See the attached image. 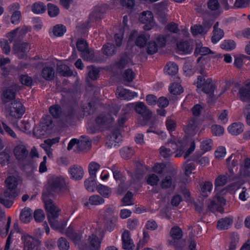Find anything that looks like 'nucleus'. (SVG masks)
<instances>
[{"label": "nucleus", "instance_id": "nucleus-4", "mask_svg": "<svg viewBox=\"0 0 250 250\" xmlns=\"http://www.w3.org/2000/svg\"><path fill=\"white\" fill-rule=\"evenodd\" d=\"M127 120L126 115L121 114L118 120V126L112 128L111 135L110 134V148L117 149L120 146L122 141L121 127L123 126Z\"/></svg>", "mask_w": 250, "mask_h": 250}, {"label": "nucleus", "instance_id": "nucleus-63", "mask_svg": "<svg viewBox=\"0 0 250 250\" xmlns=\"http://www.w3.org/2000/svg\"><path fill=\"white\" fill-rule=\"evenodd\" d=\"M158 46L157 45L156 42L155 41H150L148 42L147 47V53L149 55H152L156 53L158 51Z\"/></svg>", "mask_w": 250, "mask_h": 250}, {"label": "nucleus", "instance_id": "nucleus-28", "mask_svg": "<svg viewBox=\"0 0 250 250\" xmlns=\"http://www.w3.org/2000/svg\"><path fill=\"white\" fill-rule=\"evenodd\" d=\"M228 131L233 135H237L244 130V125L240 123H234L228 128Z\"/></svg>", "mask_w": 250, "mask_h": 250}, {"label": "nucleus", "instance_id": "nucleus-34", "mask_svg": "<svg viewBox=\"0 0 250 250\" xmlns=\"http://www.w3.org/2000/svg\"><path fill=\"white\" fill-rule=\"evenodd\" d=\"M12 124L14 126H15L24 132H30L31 131V126L28 121L22 120L20 125H18L17 121L12 122Z\"/></svg>", "mask_w": 250, "mask_h": 250}, {"label": "nucleus", "instance_id": "nucleus-16", "mask_svg": "<svg viewBox=\"0 0 250 250\" xmlns=\"http://www.w3.org/2000/svg\"><path fill=\"white\" fill-rule=\"evenodd\" d=\"M16 90L12 88H4L2 89L1 95L2 104L6 105V104L15 98Z\"/></svg>", "mask_w": 250, "mask_h": 250}, {"label": "nucleus", "instance_id": "nucleus-29", "mask_svg": "<svg viewBox=\"0 0 250 250\" xmlns=\"http://www.w3.org/2000/svg\"><path fill=\"white\" fill-rule=\"evenodd\" d=\"M123 39V34L121 33H117L114 36V41L116 46L110 45V55L115 54L117 51V48L121 46Z\"/></svg>", "mask_w": 250, "mask_h": 250}, {"label": "nucleus", "instance_id": "nucleus-52", "mask_svg": "<svg viewBox=\"0 0 250 250\" xmlns=\"http://www.w3.org/2000/svg\"><path fill=\"white\" fill-rule=\"evenodd\" d=\"M214 53L207 47H201L200 48H196L194 54V55L197 56L198 55L205 56L209 54H213Z\"/></svg>", "mask_w": 250, "mask_h": 250}, {"label": "nucleus", "instance_id": "nucleus-18", "mask_svg": "<svg viewBox=\"0 0 250 250\" xmlns=\"http://www.w3.org/2000/svg\"><path fill=\"white\" fill-rule=\"evenodd\" d=\"M157 15L158 20L163 24H165L167 21V16L166 13V5L165 2L159 3L157 6Z\"/></svg>", "mask_w": 250, "mask_h": 250}, {"label": "nucleus", "instance_id": "nucleus-46", "mask_svg": "<svg viewBox=\"0 0 250 250\" xmlns=\"http://www.w3.org/2000/svg\"><path fill=\"white\" fill-rule=\"evenodd\" d=\"M76 46L79 51L83 53L86 49L88 48V44L84 39L80 38L76 42Z\"/></svg>", "mask_w": 250, "mask_h": 250}, {"label": "nucleus", "instance_id": "nucleus-8", "mask_svg": "<svg viewBox=\"0 0 250 250\" xmlns=\"http://www.w3.org/2000/svg\"><path fill=\"white\" fill-rule=\"evenodd\" d=\"M13 49L19 59H25L27 58V53L31 49V45L28 42H21L17 39L15 42Z\"/></svg>", "mask_w": 250, "mask_h": 250}, {"label": "nucleus", "instance_id": "nucleus-22", "mask_svg": "<svg viewBox=\"0 0 250 250\" xmlns=\"http://www.w3.org/2000/svg\"><path fill=\"white\" fill-rule=\"evenodd\" d=\"M167 143H169V147H171L170 149L173 151V153L178 150L180 151H184L185 148L187 146V141L182 140H178L177 141L171 140Z\"/></svg>", "mask_w": 250, "mask_h": 250}, {"label": "nucleus", "instance_id": "nucleus-47", "mask_svg": "<svg viewBox=\"0 0 250 250\" xmlns=\"http://www.w3.org/2000/svg\"><path fill=\"white\" fill-rule=\"evenodd\" d=\"M212 188V184L210 182H206L201 186V191L202 195L204 197H207L208 193H210Z\"/></svg>", "mask_w": 250, "mask_h": 250}, {"label": "nucleus", "instance_id": "nucleus-48", "mask_svg": "<svg viewBox=\"0 0 250 250\" xmlns=\"http://www.w3.org/2000/svg\"><path fill=\"white\" fill-rule=\"evenodd\" d=\"M170 234L173 239L177 240L180 239L183 236L181 229L177 226L174 227L171 229Z\"/></svg>", "mask_w": 250, "mask_h": 250}, {"label": "nucleus", "instance_id": "nucleus-20", "mask_svg": "<svg viewBox=\"0 0 250 250\" xmlns=\"http://www.w3.org/2000/svg\"><path fill=\"white\" fill-rule=\"evenodd\" d=\"M14 153L16 158L19 161L24 160L28 155L26 146L23 145L17 146L14 149Z\"/></svg>", "mask_w": 250, "mask_h": 250}, {"label": "nucleus", "instance_id": "nucleus-39", "mask_svg": "<svg viewBox=\"0 0 250 250\" xmlns=\"http://www.w3.org/2000/svg\"><path fill=\"white\" fill-rule=\"evenodd\" d=\"M49 112L55 118H59L62 113L61 106L58 104L53 105L49 107Z\"/></svg>", "mask_w": 250, "mask_h": 250}, {"label": "nucleus", "instance_id": "nucleus-51", "mask_svg": "<svg viewBox=\"0 0 250 250\" xmlns=\"http://www.w3.org/2000/svg\"><path fill=\"white\" fill-rule=\"evenodd\" d=\"M120 153L123 158L128 159L134 154V151L130 147H124L120 150Z\"/></svg>", "mask_w": 250, "mask_h": 250}, {"label": "nucleus", "instance_id": "nucleus-50", "mask_svg": "<svg viewBox=\"0 0 250 250\" xmlns=\"http://www.w3.org/2000/svg\"><path fill=\"white\" fill-rule=\"evenodd\" d=\"M146 183L151 186L157 185L160 180L159 177L155 174H150L146 177Z\"/></svg>", "mask_w": 250, "mask_h": 250}, {"label": "nucleus", "instance_id": "nucleus-15", "mask_svg": "<svg viewBox=\"0 0 250 250\" xmlns=\"http://www.w3.org/2000/svg\"><path fill=\"white\" fill-rule=\"evenodd\" d=\"M82 137L84 138L85 140L79 141L77 139H72L68 145L67 149L69 150L72 149L75 145H78L80 150L85 148L86 146H91V142L89 138L87 137L82 136Z\"/></svg>", "mask_w": 250, "mask_h": 250}, {"label": "nucleus", "instance_id": "nucleus-31", "mask_svg": "<svg viewBox=\"0 0 250 250\" xmlns=\"http://www.w3.org/2000/svg\"><path fill=\"white\" fill-rule=\"evenodd\" d=\"M32 210L28 208H24L21 211L20 214V220L21 222L27 223L32 219Z\"/></svg>", "mask_w": 250, "mask_h": 250}, {"label": "nucleus", "instance_id": "nucleus-33", "mask_svg": "<svg viewBox=\"0 0 250 250\" xmlns=\"http://www.w3.org/2000/svg\"><path fill=\"white\" fill-rule=\"evenodd\" d=\"M55 71L51 67H44L42 71V76L46 80L50 81L54 78Z\"/></svg>", "mask_w": 250, "mask_h": 250}, {"label": "nucleus", "instance_id": "nucleus-38", "mask_svg": "<svg viewBox=\"0 0 250 250\" xmlns=\"http://www.w3.org/2000/svg\"><path fill=\"white\" fill-rule=\"evenodd\" d=\"M160 152L161 156L165 158H168L173 154V151L169 147V143H167L165 146H161Z\"/></svg>", "mask_w": 250, "mask_h": 250}, {"label": "nucleus", "instance_id": "nucleus-44", "mask_svg": "<svg viewBox=\"0 0 250 250\" xmlns=\"http://www.w3.org/2000/svg\"><path fill=\"white\" fill-rule=\"evenodd\" d=\"M76 111L74 108H68L63 114V119L66 122H69L73 120L75 117Z\"/></svg>", "mask_w": 250, "mask_h": 250}, {"label": "nucleus", "instance_id": "nucleus-19", "mask_svg": "<svg viewBox=\"0 0 250 250\" xmlns=\"http://www.w3.org/2000/svg\"><path fill=\"white\" fill-rule=\"evenodd\" d=\"M240 99L244 102H250V81L247 83L239 89Z\"/></svg>", "mask_w": 250, "mask_h": 250}, {"label": "nucleus", "instance_id": "nucleus-7", "mask_svg": "<svg viewBox=\"0 0 250 250\" xmlns=\"http://www.w3.org/2000/svg\"><path fill=\"white\" fill-rule=\"evenodd\" d=\"M135 110L137 113L141 115L142 119H139L140 124L142 125H148L149 120L152 116V112L148 109L143 102H138L135 106Z\"/></svg>", "mask_w": 250, "mask_h": 250}, {"label": "nucleus", "instance_id": "nucleus-26", "mask_svg": "<svg viewBox=\"0 0 250 250\" xmlns=\"http://www.w3.org/2000/svg\"><path fill=\"white\" fill-rule=\"evenodd\" d=\"M202 91L206 94L209 95L211 98L214 96V91L215 86L212 84V80L211 78H208L206 79V83L201 87Z\"/></svg>", "mask_w": 250, "mask_h": 250}, {"label": "nucleus", "instance_id": "nucleus-61", "mask_svg": "<svg viewBox=\"0 0 250 250\" xmlns=\"http://www.w3.org/2000/svg\"><path fill=\"white\" fill-rule=\"evenodd\" d=\"M58 246L60 250H68L69 243L66 238L61 237L58 240Z\"/></svg>", "mask_w": 250, "mask_h": 250}, {"label": "nucleus", "instance_id": "nucleus-49", "mask_svg": "<svg viewBox=\"0 0 250 250\" xmlns=\"http://www.w3.org/2000/svg\"><path fill=\"white\" fill-rule=\"evenodd\" d=\"M224 35V31L222 29L213 30L211 41L213 43L219 42Z\"/></svg>", "mask_w": 250, "mask_h": 250}, {"label": "nucleus", "instance_id": "nucleus-2", "mask_svg": "<svg viewBox=\"0 0 250 250\" xmlns=\"http://www.w3.org/2000/svg\"><path fill=\"white\" fill-rule=\"evenodd\" d=\"M5 184L7 188L4 191L3 195L4 197L8 198L9 199L0 197V203L9 208L13 204V201L11 199L17 196L16 189L18 185V179L15 176H9L6 179Z\"/></svg>", "mask_w": 250, "mask_h": 250}, {"label": "nucleus", "instance_id": "nucleus-21", "mask_svg": "<svg viewBox=\"0 0 250 250\" xmlns=\"http://www.w3.org/2000/svg\"><path fill=\"white\" fill-rule=\"evenodd\" d=\"M69 172L71 178L76 180L82 179L83 176V170L82 167L78 165H73L70 167L69 169Z\"/></svg>", "mask_w": 250, "mask_h": 250}, {"label": "nucleus", "instance_id": "nucleus-64", "mask_svg": "<svg viewBox=\"0 0 250 250\" xmlns=\"http://www.w3.org/2000/svg\"><path fill=\"white\" fill-rule=\"evenodd\" d=\"M133 194L130 191H128L125 196L122 198V202L125 206H129L133 205L132 201Z\"/></svg>", "mask_w": 250, "mask_h": 250}, {"label": "nucleus", "instance_id": "nucleus-17", "mask_svg": "<svg viewBox=\"0 0 250 250\" xmlns=\"http://www.w3.org/2000/svg\"><path fill=\"white\" fill-rule=\"evenodd\" d=\"M123 248L125 250H133L135 245L131 239L130 233L128 230H125L122 235Z\"/></svg>", "mask_w": 250, "mask_h": 250}, {"label": "nucleus", "instance_id": "nucleus-30", "mask_svg": "<svg viewBox=\"0 0 250 250\" xmlns=\"http://www.w3.org/2000/svg\"><path fill=\"white\" fill-rule=\"evenodd\" d=\"M104 202V199L98 195H93L89 197L88 202L84 203L85 206H87L89 204L94 206H98L103 204Z\"/></svg>", "mask_w": 250, "mask_h": 250}, {"label": "nucleus", "instance_id": "nucleus-54", "mask_svg": "<svg viewBox=\"0 0 250 250\" xmlns=\"http://www.w3.org/2000/svg\"><path fill=\"white\" fill-rule=\"evenodd\" d=\"M226 175H220L215 179L214 185L215 187H222L225 185L228 182V177Z\"/></svg>", "mask_w": 250, "mask_h": 250}, {"label": "nucleus", "instance_id": "nucleus-62", "mask_svg": "<svg viewBox=\"0 0 250 250\" xmlns=\"http://www.w3.org/2000/svg\"><path fill=\"white\" fill-rule=\"evenodd\" d=\"M65 27L62 25H57L54 27L53 34L56 37L62 36L66 32Z\"/></svg>", "mask_w": 250, "mask_h": 250}, {"label": "nucleus", "instance_id": "nucleus-27", "mask_svg": "<svg viewBox=\"0 0 250 250\" xmlns=\"http://www.w3.org/2000/svg\"><path fill=\"white\" fill-rule=\"evenodd\" d=\"M177 49L182 54H189L192 50L189 42L187 41H180L177 43Z\"/></svg>", "mask_w": 250, "mask_h": 250}, {"label": "nucleus", "instance_id": "nucleus-11", "mask_svg": "<svg viewBox=\"0 0 250 250\" xmlns=\"http://www.w3.org/2000/svg\"><path fill=\"white\" fill-rule=\"evenodd\" d=\"M101 243V241L98 236L92 234L88 237V245H80L79 250H100Z\"/></svg>", "mask_w": 250, "mask_h": 250}, {"label": "nucleus", "instance_id": "nucleus-45", "mask_svg": "<svg viewBox=\"0 0 250 250\" xmlns=\"http://www.w3.org/2000/svg\"><path fill=\"white\" fill-rule=\"evenodd\" d=\"M130 62L129 57L127 55H124L116 63V66L119 69H123L127 66Z\"/></svg>", "mask_w": 250, "mask_h": 250}, {"label": "nucleus", "instance_id": "nucleus-42", "mask_svg": "<svg viewBox=\"0 0 250 250\" xmlns=\"http://www.w3.org/2000/svg\"><path fill=\"white\" fill-rule=\"evenodd\" d=\"M87 68L89 69L88 75L89 78L93 81L96 80L99 77V69L93 65L87 66Z\"/></svg>", "mask_w": 250, "mask_h": 250}, {"label": "nucleus", "instance_id": "nucleus-58", "mask_svg": "<svg viewBox=\"0 0 250 250\" xmlns=\"http://www.w3.org/2000/svg\"><path fill=\"white\" fill-rule=\"evenodd\" d=\"M208 210L212 212H214L215 211H218L220 212H223V208L220 207L217 202H214V199H213V200L210 202V203L208 205Z\"/></svg>", "mask_w": 250, "mask_h": 250}, {"label": "nucleus", "instance_id": "nucleus-60", "mask_svg": "<svg viewBox=\"0 0 250 250\" xmlns=\"http://www.w3.org/2000/svg\"><path fill=\"white\" fill-rule=\"evenodd\" d=\"M104 16L97 11L95 8L89 16V21L91 22L96 21L102 19Z\"/></svg>", "mask_w": 250, "mask_h": 250}, {"label": "nucleus", "instance_id": "nucleus-23", "mask_svg": "<svg viewBox=\"0 0 250 250\" xmlns=\"http://www.w3.org/2000/svg\"><path fill=\"white\" fill-rule=\"evenodd\" d=\"M176 176L174 175H167L162 181L161 186L163 189L172 188L174 189L176 186L174 180Z\"/></svg>", "mask_w": 250, "mask_h": 250}, {"label": "nucleus", "instance_id": "nucleus-43", "mask_svg": "<svg viewBox=\"0 0 250 250\" xmlns=\"http://www.w3.org/2000/svg\"><path fill=\"white\" fill-rule=\"evenodd\" d=\"M100 165L95 162H92L88 166V172L90 176L96 177V172L100 168Z\"/></svg>", "mask_w": 250, "mask_h": 250}, {"label": "nucleus", "instance_id": "nucleus-37", "mask_svg": "<svg viewBox=\"0 0 250 250\" xmlns=\"http://www.w3.org/2000/svg\"><path fill=\"white\" fill-rule=\"evenodd\" d=\"M57 71L61 76L63 77H69L73 75L69 68L65 64H62L57 67Z\"/></svg>", "mask_w": 250, "mask_h": 250}, {"label": "nucleus", "instance_id": "nucleus-36", "mask_svg": "<svg viewBox=\"0 0 250 250\" xmlns=\"http://www.w3.org/2000/svg\"><path fill=\"white\" fill-rule=\"evenodd\" d=\"M149 35L147 34H141L136 40V44L140 47H144L146 44V43L149 40Z\"/></svg>", "mask_w": 250, "mask_h": 250}, {"label": "nucleus", "instance_id": "nucleus-10", "mask_svg": "<svg viewBox=\"0 0 250 250\" xmlns=\"http://www.w3.org/2000/svg\"><path fill=\"white\" fill-rule=\"evenodd\" d=\"M45 209L47 212L48 220L57 219L59 216L60 210L54 205L51 199L45 200L43 198Z\"/></svg>", "mask_w": 250, "mask_h": 250}, {"label": "nucleus", "instance_id": "nucleus-3", "mask_svg": "<svg viewBox=\"0 0 250 250\" xmlns=\"http://www.w3.org/2000/svg\"><path fill=\"white\" fill-rule=\"evenodd\" d=\"M94 126H89L87 130L91 134H94L98 131H104L109 129V112L108 111L100 113L95 119Z\"/></svg>", "mask_w": 250, "mask_h": 250}, {"label": "nucleus", "instance_id": "nucleus-14", "mask_svg": "<svg viewBox=\"0 0 250 250\" xmlns=\"http://www.w3.org/2000/svg\"><path fill=\"white\" fill-rule=\"evenodd\" d=\"M116 95L118 98L130 100L135 97L137 96V93L131 92L130 90L124 88L123 86H118L116 91Z\"/></svg>", "mask_w": 250, "mask_h": 250}, {"label": "nucleus", "instance_id": "nucleus-13", "mask_svg": "<svg viewBox=\"0 0 250 250\" xmlns=\"http://www.w3.org/2000/svg\"><path fill=\"white\" fill-rule=\"evenodd\" d=\"M22 240L24 243V248L27 250H33L35 247H38L41 244L39 239L28 234H24L22 236Z\"/></svg>", "mask_w": 250, "mask_h": 250}, {"label": "nucleus", "instance_id": "nucleus-6", "mask_svg": "<svg viewBox=\"0 0 250 250\" xmlns=\"http://www.w3.org/2000/svg\"><path fill=\"white\" fill-rule=\"evenodd\" d=\"M5 110L10 116L16 119L21 118L25 112V108L22 103L17 100L5 105Z\"/></svg>", "mask_w": 250, "mask_h": 250}, {"label": "nucleus", "instance_id": "nucleus-40", "mask_svg": "<svg viewBox=\"0 0 250 250\" xmlns=\"http://www.w3.org/2000/svg\"><path fill=\"white\" fill-rule=\"evenodd\" d=\"M165 70L169 75H175L178 72V67L176 63L169 62L165 66Z\"/></svg>", "mask_w": 250, "mask_h": 250}, {"label": "nucleus", "instance_id": "nucleus-1", "mask_svg": "<svg viewBox=\"0 0 250 250\" xmlns=\"http://www.w3.org/2000/svg\"><path fill=\"white\" fill-rule=\"evenodd\" d=\"M68 191L63 178L53 176L48 179L46 191H43L42 196L43 198L45 195L47 196L56 194L62 195Z\"/></svg>", "mask_w": 250, "mask_h": 250}, {"label": "nucleus", "instance_id": "nucleus-5", "mask_svg": "<svg viewBox=\"0 0 250 250\" xmlns=\"http://www.w3.org/2000/svg\"><path fill=\"white\" fill-rule=\"evenodd\" d=\"M54 126L52 118L49 115L42 117L39 128L33 129V134L37 138H41L46 135L47 131L51 130Z\"/></svg>", "mask_w": 250, "mask_h": 250}, {"label": "nucleus", "instance_id": "nucleus-55", "mask_svg": "<svg viewBox=\"0 0 250 250\" xmlns=\"http://www.w3.org/2000/svg\"><path fill=\"white\" fill-rule=\"evenodd\" d=\"M170 92L173 95H179L183 92V88L178 83H173L169 87Z\"/></svg>", "mask_w": 250, "mask_h": 250}, {"label": "nucleus", "instance_id": "nucleus-12", "mask_svg": "<svg viewBox=\"0 0 250 250\" xmlns=\"http://www.w3.org/2000/svg\"><path fill=\"white\" fill-rule=\"evenodd\" d=\"M81 57L85 61L92 62L103 63L105 59L97 56L94 50L88 48L81 54Z\"/></svg>", "mask_w": 250, "mask_h": 250}, {"label": "nucleus", "instance_id": "nucleus-59", "mask_svg": "<svg viewBox=\"0 0 250 250\" xmlns=\"http://www.w3.org/2000/svg\"><path fill=\"white\" fill-rule=\"evenodd\" d=\"M101 55H99L100 58L105 59L104 62L106 61L109 56V43H105L101 49Z\"/></svg>", "mask_w": 250, "mask_h": 250}, {"label": "nucleus", "instance_id": "nucleus-57", "mask_svg": "<svg viewBox=\"0 0 250 250\" xmlns=\"http://www.w3.org/2000/svg\"><path fill=\"white\" fill-rule=\"evenodd\" d=\"M236 44L233 40H225L221 44V47L222 49L226 50H231L235 48Z\"/></svg>", "mask_w": 250, "mask_h": 250}, {"label": "nucleus", "instance_id": "nucleus-35", "mask_svg": "<svg viewBox=\"0 0 250 250\" xmlns=\"http://www.w3.org/2000/svg\"><path fill=\"white\" fill-rule=\"evenodd\" d=\"M46 10V6L42 2L34 3L32 6V11L36 14L43 13Z\"/></svg>", "mask_w": 250, "mask_h": 250}, {"label": "nucleus", "instance_id": "nucleus-53", "mask_svg": "<svg viewBox=\"0 0 250 250\" xmlns=\"http://www.w3.org/2000/svg\"><path fill=\"white\" fill-rule=\"evenodd\" d=\"M47 7L48 13L51 17H55L59 15L60 10L57 6L52 3H48Z\"/></svg>", "mask_w": 250, "mask_h": 250}, {"label": "nucleus", "instance_id": "nucleus-24", "mask_svg": "<svg viewBox=\"0 0 250 250\" xmlns=\"http://www.w3.org/2000/svg\"><path fill=\"white\" fill-rule=\"evenodd\" d=\"M233 222V218L229 216L219 219L217 222V228L220 230L228 229Z\"/></svg>", "mask_w": 250, "mask_h": 250}, {"label": "nucleus", "instance_id": "nucleus-9", "mask_svg": "<svg viewBox=\"0 0 250 250\" xmlns=\"http://www.w3.org/2000/svg\"><path fill=\"white\" fill-rule=\"evenodd\" d=\"M140 21L144 24V29L145 30H151L155 25L153 15L151 12L143 11L139 15Z\"/></svg>", "mask_w": 250, "mask_h": 250}, {"label": "nucleus", "instance_id": "nucleus-25", "mask_svg": "<svg viewBox=\"0 0 250 250\" xmlns=\"http://www.w3.org/2000/svg\"><path fill=\"white\" fill-rule=\"evenodd\" d=\"M197 131L196 119L192 117L188 121V125L185 129V131L189 135L194 136Z\"/></svg>", "mask_w": 250, "mask_h": 250}, {"label": "nucleus", "instance_id": "nucleus-56", "mask_svg": "<svg viewBox=\"0 0 250 250\" xmlns=\"http://www.w3.org/2000/svg\"><path fill=\"white\" fill-rule=\"evenodd\" d=\"M135 74L131 69L125 70L123 75L124 81L131 82L135 78Z\"/></svg>", "mask_w": 250, "mask_h": 250}, {"label": "nucleus", "instance_id": "nucleus-32", "mask_svg": "<svg viewBox=\"0 0 250 250\" xmlns=\"http://www.w3.org/2000/svg\"><path fill=\"white\" fill-rule=\"evenodd\" d=\"M95 178L93 176H90L88 179H86L84 181V186L86 189L90 192H93L96 189L97 183Z\"/></svg>", "mask_w": 250, "mask_h": 250}, {"label": "nucleus", "instance_id": "nucleus-41", "mask_svg": "<svg viewBox=\"0 0 250 250\" xmlns=\"http://www.w3.org/2000/svg\"><path fill=\"white\" fill-rule=\"evenodd\" d=\"M96 190L103 197L108 198L109 194V188L108 187L102 184H99L96 186Z\"/></svg>", "mask_w": 250, "mask_h": 250}]
</instances>
